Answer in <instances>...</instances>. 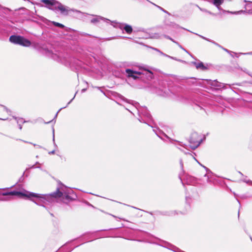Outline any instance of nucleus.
I'll use <instances>...</instances> for the list:
<instances>
[{
    "label": "nucleus",
    "mask_w": 252,
    "mask_h": 252,
    "mask_svg": "<svg viewBox=\"0 0 252 252\" xmlns=\"http://www.w3.org/2000/svg\"><path fill=\"white\" fill-rule=\"evenodd\" d=\"M152 4H153V5H155L156 6H157L158 8H159L160 10H161V11H162L163 12L166 13H167V14H169V13L166 11L165 10H164L163 8H162V7H161L160 6H158L157 5H156V4L152 2H150Z\"/></svg>",
    "instance_id": "aec40b11"
},
{
    "label": "nucleus",
    "mask_w": 252,
    "mask_h": 252,
    "mask_svg": "<svg viewBox=\"0 0 252 252\" xmlns=\"http://www.w3.org/2000/svg\"><path fill=\"white\" fill-rule=\"evenodd\" d=\"M91 22H94V19H92L91 20Z\"/></svg>",
    "instance_id": "a18cd8bd"
},
{
    "label": "nucleus",
    "mask_w": 252,
    "mask_h": 252,
    "mask_svg": "<svg viewBox=\"0 0 252 252\" xmlns=\"http://www.w3.org/2000/svg\"><path fill=\"white\" fill-rule=\"evenodd\" d=\"M152 38H157V39H158V38H160V36L159 35V34L158 33H155L152 36Z\"/></svg>",
    "instance_id": "5701e85b"
},
{
    "label": "nucleus",
    "mask_w": 252,
    "mask_h": 252,
    "mask_svg": "<svg viewBox=\"0 0 252 252\" xmlns=\"http://www.w3.org/2000/svg\"><path fill=\"white\" fill-rule=\"evenodd\" d=\"M126 76L128 78H132L134 80L138 78L139 76L142 75V74H144L143 72L140 71V70L134 71L130 69H126Z\"/></svg>",
    "instance_id": "423d86ee"
},
{
    "label": "nucleus",
    "mask_w": 252,
    "mask_h": 252,
    "mask_svg": "<svg viewBox=\"0 0 252 252\" xmlns=\"http://www.w3.org/2000/svg\"><path fill=\"white\" fill-rule=\"evenodd\" d=\"M9 188H3L0 189V195L2 196H20L28 198L33 197L34 199L31 200L37 205L45 207V205H48L57 201L59 198H61L64 201V199L67 200L70 199V196L66 192H62L59 189L53 193L48 194H41L33 192H30L27 191L24 192L18 191H6Z\"/></svg>",
    "instance_id": "f257e3e1"
},
{
    "label": "nucleus",
    "mask_w": 252,
    "mask_h": 252,
    "mask_svg": "<svg viewBox=\"0 0 252 252\" xmlns=\"http://www.w3.org/2000/svg\"><path fill=\"white\" fill-rule=\"evenodd\" d=\"M140 71H142L144 73V74H142V75H144L146 76L147 79H152L153 77V73L151 70L149 69L148 67H142L139 69Z\"/></svg>",
    "instance_id": "1a4fd4ad"
},
{
    "label": "nucleus",
    "mask_w": 252,
    "mask_h": 252,
    "mask_svg": "<svg viewBox=\"0 0 252 252\" xmlns=\"http://www.w3.org/2000/svg\"><path fill=\"white\" fill-rule=\"evenodd\" d=\"M117 96L118 97L119 99L123 100V101H126L127 103H130V101L127 100L126 98H125L123 96H122V95L120 94H117Z\"/></svg>",
    "instance_id": "dca6fc26"
},
{
    "label": "nucleus",
    "mask_w": 252,
    "mask_h": 252,
    "mask_svg": "<svg viewBox=\"0 0 252 252\" xmlns=\"http://www.w3.org/2000/svg\"><path fill=\"white\" fill-rule=\"evenodd\" d=\"M244 54H247V55H252V52H249V53H244Z\"/></svg>",
    "instance_id": "e433bc0d"
},
{
    "label": "nucleus",
    "mask_w": 252,
    "mask_h": 252,
    "mask_svg": "<svg viewBox=\"0 0 252 252\" xmlns=\"http://www.w3.org/2000/svg\"><path fill=\"white\" fill-rule=\"evenodd\" d=\"M186 182L187 184L194 185L196 183V179L191 176H187L186 178Z\"/></svg>",
    "instance_id": "9b49d317"
},
{
    "label": "nucleus",
    "mask_w": 252,
    "mask_h": 252,
    "mask_svg": "<svg viewBox=\"0 0 252 252\" xmlns=\"http://www.w3.org/2000/svg\"><path fill=\"white\" fill-rule=\"evenodd\" d=\"M41 2L44 3L48 8L54 11L56 10L57 5L59 3L56 0H41Z\"/></svg>",
    "instance_id": "0eeeda50"
},
{
    "label": "nucleus",
    "mask_w": 252,
    "mask_h": 252,
    "mask_svg": "<svg viewBox=\"0 0 252 252\" xmlns=\"http://www.w3.org/2000/svg\"><path fill=\"white\" fill-rule=\"evenodd\" d=\"M164 36L167 38V39H171V37H170L168 35H164Z\"/></svg>",
    "instance_id": "2f4dec72"
},
{
    "label": "nucleus",
    "mask_w": 252,
    "mask_h": 252,
    "mask_svg": "<svg viewBox=\"0 0 252 252\" xmlns=\"http://www.w3.org/2000/svg\"><path fill=\"white\" fill-rule=\"evenodd\" d=\"M153 130L155 132L156 134L158 136L160 137V135H159V134L160 133V131H158V132L157 130H155V129H153Z\"/></svg>",
    "instance_id": "a878e982"
},
{
    "label": "nucleus",
    "mask_w": 252,
    "mask_h": 252,
    "mask_svg": "<svg viewBox=\"0 0 252 252\" xmlns=\"http://www.w3.org/2000/svg\"><path fill=\"white\" fill-rule=\"evenodd\" d=\"M13 118L17 121V123L18 124H22L24 123H25V121H24V120L22 119V118H17V117H13Z\"/></svg>",
    "instance_id": "2eb2a0df"
},
{
    "label": "nucleus",
    "mask_w": 252,
    "mask_h": 252,
    "mask_svg": "<svg viewBox=\"0 0 252 252\" xmlns=\"http://www.w3.org/2000/svg\"><path fill=\"white\" fill-rule=\"evenodd\" d=\"M4 10L5 11H10V10L8 8H5Z\"/></svg>",
    "instance_id": "37998d69"
},
{
    "label": "nucleus",
    "mask_w": 252,
    "mask_h": 252,
    "mask_svg": "<svg viewBox=\"0 0 252 252\" xmlns=\"http://www.w3.org/2000/svg\"><path fill=\"white\" fill-rule=\"evenodd\" d=\"M45 54L47 56L52 58L54 60L59 62L62 61L60 57V54L58 52L53 53V51L51 50L48 49H45Z\"/></svg>",
    "instance_id": "6e6552de"
},
{
    "label": "nucleus",
    "mask_w": 252,
    "mask_h": 252,
    "mask_svg": "<svg viewBox=\"0 0 252 252\" xmlns=\"http://www.w3.org/2000/svg\"><path fill=\"white\" fill-rule=\"evenodd\" d=\"M62 108H61L59 111L57 113V114H56L55 116V118H56L57 117V115H58V114L59 113V112L62 109Z\"/></svg>",
    "instance_id": "4c0bfd02"
},
{
    "label": "nucleus",
    "mask_w": 252,
    "mask_h": 252,
    "mask_svg": "<svg viewBox=\"0 0 252 252\" xmlns=\"http://www.w3.org/2000/svg\"><path fill=\"white\" fill-rule=\"evenodd\" d=\"M193 63L195 65V67L197 69H201L202 70H205L206 69V67L204 66L203 63L202 62H193Z\"/></svg>",
    "instance_id": "f8f14e48"
},
{
    "label": "nucleus",
    "mask_w": 252,
    "mask_h": 252,
    "mask_svg": "<svg viewBox=\"0 0 252 252\" xmlns=\"http://www.w3.org/2000/svg\"><path fill=\"white\" fill-rule=\"evenodd\" d=\"M11 199H12V197H11L10 196L0 197V201H9Z\"/></svg>",
    "instance_id": "f3484780"
},
{
    "label": "nucleus",
    "mask_w": 252,
    "mask_h": 252,
    "mask_svg": "<svg viewBox=\"0 0 252 252\" xmlns=\"http://www.w3.org/2000/svg\"><path fill=\"white\" fill-rule=\"evenodd\" d=\"M54 153H55L54 150L49 152V154H50V155H52V154H54Z\"/></svg>",
    "instance_id": "473e14b6"
},
{
    "label": "nucleus",
    "mask_w": 252,
    "mask_h": 252,
    "mask_svg": "<svg viewBox=\"0 0 252 252\" xmlns=\"http://www.w3.org/2000/svg\"><path fill=\"white\" fill-rule=\"evenodd\" d=\"M218 46H219V47H221H221L220 46V45H218ZM222 48L224 51H225L226 52H227V53H230V52L229 50H228L227 49H225V48H223L222 47Z\"/></svg>",
    "instance_id": "7c9ffc66"
},
{
    "label": "nucleus",
    "mask_w": 252,
    "mask_h": 252,
    "mask_svg": "<svg viewBox=\"0 0 252 252\" xmlns=\"http://www.w3.org/2000/svg\"><path fill=\"white\" fill-rule=\"evenodd\" d=\"M159 53L161 55H163V56H166V57H168L171 58L169 56H168V55H166V54H164L163 53H162V52H161V51H159Z\"/></svg>",
    "instance_id": "bb28decb"
},
{
    "label": "nucleus",
    "mask_w": 252,
    "mask_h": 252,
    "mask_svg": "<svg viewBox=\"0 0 252 252\" xmlns=\"http://www.w3.org/2000/svg\"><path fill=\"white\" fill-rule=\"evenodd\" d=\"M52 23L54 26L60 27V28H63L64 27V25H63V24H60L59 23H57L56 22H53Z\"/></svg>",
    "instance_id": "6ab92c4d"
},
{
    "label": "nucleus",
    "mask_w": 252,
    "mask_h": 252,
    "mask_svg": "<svg viewBox=\"0 0 252 252\" xmlns=\"http://www.w3.org/2000/svg\"><path fill=\"white\" fill-rule=\"evenodd\" d=\"M0 120H7V118H4V119L0 118Z\"/></svg>",
    "instance_id": "79ce46f5"
},
{
    "label": "nucleus",
    "mask_w": 252,
    "mask_h": 252,
    "mask_svg": "<svg viewBox=\"0 0 252 252\" xmlns=\"http://www.w3.org/2000/svg\"><path fill=\"white\" fill-rule=\"evenodd\" d=\"M244 182H246V183H249V184H251L252 185V181H250V180H244Z\"/></svg>",
    "instance_id": "cd10ccee"
},
{
    "label": "nucleus",
    "mask_w": 252,
    "mask_h": 252,
    "mask_svg": "<svg viewBox=\"0 0 252 252\" xmlns=\"http://www.w3.org/2000/svg\"><path fill=\"white\" fill-rule=\"evenodd\" d=\"M245 10H239L238 11L231 12V11H227L228 13H231L233 14H240L242 13H248V14H252V2H249L246 3L245 5Z\"/></svg>",
    "instance_id": "20e7f679"
},
{
    "label": "nucleus",
    "mask_w": 252,
    "mask_h": 252,
    "mask_svg": "<svg viewBox=\"0 0 252 252\" xmlns=\"http://www.w3.org/2000/svg\"><path fill=\"white\" fill-rule=\"evenodd\" d=\"M154 50H155V51L159 52V50L157 48H153Z\"/></svg>",
    "instance_id": "ea45409f"
},
{
    "label": "nucleus",
    "mask_w": 252,
    "mask_h": 252,
    "mask_svg": "<svg viewBox=\"0 0 252 252\" xmlns=\"http://www.w3.org/2000/svg\"><path fill=\"white\" fill-rule=\"evenodd\" d=\"M51 122V121L48 122L46 123V124L50 123Z\"/></svg>",
    "instance_id": "de8ad7c7"
},
{
    "label": "nucleus",
    "mask_w": 252,
    "mask_h": 252,
    "mask_svg": "<svg viewBox=\"0 0 252 252\" xmlns=\"http://www.w3.org/2000/svg\"><path fill=\"white\" fill-rule=\"evenodd\" d=\"M180 165H181V168H183V162L182 160H181V159L180 160Z\"/></svg>",
    "instance_id": "c756f323"
},
{
    "label": "nucleus",
    "mask_w": 252,
    "mask_h": 252,
    "mask_svg": "<svg viewBox=\"0 0 252 252\" xmlns=\"http://www.w3.org/2000/svg\"><path fill=\"white\" fill-rule=\"evenodd\" d=\"M76 94H77V92H76V94H75V95H76ZM75 95H74L75 96Z\"/></svg>",
    "instance_id": "8fccbe9b"
},
{
    "label": "nucleus",
    "mask_w": 252,
    "mask_h": 252,
    "mask_svg": "<svg viewBox=\"0 0 252 252\" xmlns=\"http://www.w3.org/2000/svg\"><path fill=\"white\" fill-rule=\"evenodd\" d=\"M74 97H73V98H72V99H71L69 102H68V103H67V105H68L69 104H70V102H71L72 101V100L74 99Z\"/></svg>",
    "instance_id": "a19ab883"
},
{
    "label": "nucleus",
    "mask_w": 252,
    "mask_h": 252,
    "mask_svg": "<svg viewBox=\"0 0 252 252\" xmlns=\"http://www.w3.org/2000/svg\"><path fill=\"white\" fill-rule=\"evenodd\" d=\"M197 136V134L196 133H192L189 140V142L190 143L189 147L193 150L197 148L200 144L199 140L196 139Z\"/></svg>",
    "instance_id": "39448f33"
},
{
    "label": "nucleus",
    "mask_w": 252,
    "mask_h": 252,
    "mask_svg": "<svg viewBox=\"0 0 252 252\" xmlns=\"http://www.w3.org/2000/svg\"><path fill=\"white\" fill-rule=\"evenodd\" d=\"M56 11H60L61 13L64 15H67L71 11H73L76 13L77 14V16L79 18H83L84 16L87 15V14L86 13H83L78 10L70 9L68 7L63 5L61 3L59 2L58 4H57Z\"/></svg>",
    "instance_id": "f03ea898"
},
{
    "label": "nucleus",
    "mask_w": 252,
    "mask_h": 252,
    "mask_svg": "<svg viewBox=\"0 0 252 252\" xmlns=\"http://www.w3.org/2000/svg\"><path fill=\"white\" fill-rule=\"evenodd\" d=\"M76 94H77V92H76V94H75V95H76ZM75 95H74L75 96Z\"/></svg>",
    "instance_id": "3c124183"
},
{
    "label": "nucleus",
    "mask_w": 252,
    "mask_h": 252,
    "mask_svg": "<svg viewBox=\"0 0 252 252\" xmlns=\"http://www.w3.org/2000/svg\"><path fill=\"white\" fill-rule=\"evenodd\" d=\"M9 41L13 44L27 47H30L32 45L30 40L20 35H11L9 37Z\"/></svg>",
    "instance_id": "7ed1b4c3"
},
{
    "label": "nucleus",
    "mask_w": 252,
    "mask_h": 252,
    "mask_svg": "<svg viewBox=\"0 0 252 252\" xmlns=\"http://www.w3.org/2000/svg\"><path fill=\"white\" fill-rule=\"evenodd\" d=\"M53 141H54V129L53 128Z\"/></svg>",
    "instance_id": "58836bf2"
},
{
    "label": "nucleus",
    "mask_w": 252,
    "mask_h": 252,
    "mask_svg": "<svg viewBox=\"0 0 252 252\" xmlns=\"http://www.w3.org/2000/svg\"><path fill=\"white\" fill-rule=\"evenodd\" d=\"M119 27L121 29H124L127 33H130L132 31V28L131 26L127 24H119Z\"/></svg>",
    "instance_id": "9d476101"
},
{
    "label": "nucleus",
    "mask_w": 252,
    "mask_h": 252,
    "mask_svg": "<svg viewBox=\"0 0 252 252\" xmlns=\"http://www.w3.org/2000/svg\"><path fill=\"white\" fill-rule=\"evenodd\" d=\"M95 24L98 22H99L100 21H102L103 22H108V21H109V20L108 19L103 18L101 17H100L99 16H96V15H95Z\"/></svg>",
    "instance_id": "ddd939ff"
},
{
    "label": "nucleus",
    "mask_w": 252,
    "mask_h": 252,
    "mask_svg": "<svg viewBox=\"0 0 252 252\" xmlns=\"http://www.w3.org/2000/svg\"><path fill=\"white\" fill-rule=\"evenodd\" d=\"M180 146L183 147L184 148H185V149H187V146L186 145H182L181 144H180Z\"/></svg>",
    "instance_id": "f704fd0d"
},
{
    "label": "nucleus",
    "mask_w": 252,
    "mask_h": 252,
    "mask_svg": "<svg viewBox=\"0 0 252 252\" xmlns=\"http://www.w3.org/2000/svg\"><path fill=\"white\" fill-rule=\"evenodd\" d=\"M179 149H180L182 151L184 152L186 154H188L189 156L190 157H192L196 161H197V162L201 165L202 166L203 168H204L205 169V170L208 171H209V169L208 168H207L206 167H205V166L204 165H202L201 164H200L197 160V159L195 158H193V156H192L191 154H190V153H186V152H185L183 149H182L181 148H178Z\"/></svg>",
    "instance_id": "4468645a"
},
{
    "label": "nucleus",
    "mask_w": 252,
    "mask_h": 252,
    "mask_svg": "<svg viewBox=\"0 0 252 252\" xmlns=\"http://www.w3.org/2000/svg\"><path fill=\"white\" fill-rule=\"evenodd\" d=\"M171 26L173 28H175V29H178V28H181L179 25L175 24V23H172L171 25Z\"/></svg>",
    "instance_id": "4be33fe9"
},
{
    "label": "nucleus",
    "mask_w": 252,
    "mask_h": 252,
    "mask_svg": "<svg viewBox=\"0 0 252 252\" xmlns=\"http://www.w3.org/2000/svg\"><path fill=\"white\" fill-rule=\"evenodd\" d=\"M205 40H207V41H210V42L213 43V44H215L216 45H218V43H216L215 41L211 40L210 39H208L207 38H206Z\"/></svg>",
    "instance_id": "393cba45"
},
{
    "label": "nucleus",
    "mask_w": 252,
    "mask_h": 252,
    "mask_svg": "<svg viewBox=\"0 0 252 252\" xmlns=\"http://www.w3.org/2000/svg\"><path fill=\"white\" fill-rule=\"evenodd\" d=\"M85 91V89H82V91H81L82 93H83Z\"/></svg>",
    "instance_id": "c03bdc74"
},
{
    "label": "nucleus",
    "mask_w": 252,
    "mask_h": 252,
    "mask_svg": "<svg viewBox=\"0 0 252 252\" xmlns=\"http://www.w3.org/2000/svg\"><path fill=\"white\" fill-rule=\"evenodd\" d=\"M112 216H113L114 218H117L116 216H114V215H112Z\"/></svg>",
    "instance_id": "49530a36"
},
{
    "label": "nucleus",
    "mask_w": 252,
    "mask_h": 252,
    "mask_svg": "<svg viewBox=\"0 0 252 252\" xmlns=\"http://www.w3.org/2000/svg\"><path fill=\"white\" fill-rule=\"evenodd\" d=\"M1 109L3 111H6L8 115H11V111L6 108L5 106H2Z\"/></svg>",
    "instance_id": "412c9836"
},
{
    "label": "nucleus",
    "mask_w": 252,
    "mask_h": 252,
    "mask_svg": "<svg viewBox=\"0 0 252 252\" xmlns=\"http://www.w3.org/2000/svg\"><path fill=\"white\" fill-rule=\"evenodd\" d=\"M143 110L144 111V112H142L143 115L145 116V117H146L148 118H150L151 115L149 113V112L147 111L146 109H144V110Z\"/></svg>",
    "instance_id": "a211bd4d"
},
{
    "label": "nucleus",
    "mask_w": 252,
    "mask_h": 252,
    "mask_svg": "<svg viewBox=\"0 0 252 252\" xmlns=\"http://www.w3.org/2000/svg\"><path fill=\"white\" fill-rule=\"evenodd\" d=\"M197 35V34H196ZM198 36H199L200 37H201L202 38L204 39H206V37L203 36H202V35H199L198 34Z\"/></svg>",
    "instance_id": "72a5a7b5"
},
{
    "label": "nucleus",
    "mask_w": 252,
    "mask_h": 252,
    "mask_svg": "<svg viewBox=\"0 0 252 252\" xmlns=\"http://www.w3.org/2000/svg\"><path fill=\"white\" fill-rule=\"evenodd\" d=\"M18 126H19V129H22V124H18Z\"/></svg>",
    "instance_id": "c9c22d12"
},
{
    "label": "nucleus",
    "mask_w": 252,
    "mask_h": 252,
    "mask_svg": "<svg viewBox=\"0 0 252 252\" xmlns=\"http://www.w3.org/2000/svg\"><path fill=\"white\" fill-rule=\"evenodd\" d=\"M164 135H165L166 137L168 138V136H167V135L164 134Z\"/></svg>",
    "instance_id": "09e8293b"
},
{
    "label": "nucleus",
    "mask_w": 252,
    "mask_h": 252,
    "mask_svg": "<svg viewBox=\"0 0 252 252\" xmlns=\"http://www.w3.org/2000/svg\"><path fill=\"white\" fill-rule=\"evenodd\" d=\"M170 40H171L172 42H173L174 43L177 44L181 48L183 49L181 45H180L177 42H176V41H175L173 38H171V39H170Z\"/></svg>",
    "instance_id": "b1692460"
},
{
    "label": "nucleus",
    "mask_w": 252,
    "mask_h": 252,
    "mask_svg": "<svg viewBox=\"0 0 252 252\" xmlns=\"http://www.w3.org/2000/svg\"><path fill=\"white\" fill-rule=\"evenodd\" d=\"M199 9H200V10H201V11H202L207 12L209 13V14H212V13H211V12H209V11H207L206 10L203 9H202V8H200V7H199Z\"/></svg>",
    "instance_id": "c85d7f7f"
}]
</instances>
